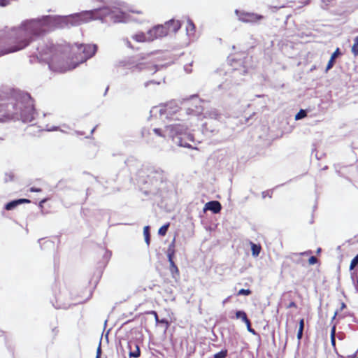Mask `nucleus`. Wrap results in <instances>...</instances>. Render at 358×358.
I'll return each mask as SVG.
<instances>
[{"label":"nucleus","mask_w":358,"mask_h":358,"mask_svg":"<svg viewBox=\"0 0 358 358\" xmlns=\"http://www.w3.org/2000/svg\"><path fill=\"white\" fill-rule=\"evenodd\" d=\"M48 27L47 18L34 19L24 22L21 26L11 31L7 41L8 47L2 51L1 55L25 48L34 37L43 34Z\"/></svg>","instance_id":"nucleus-1"},{"label":"nucleus","mask_w":358,"mask_h":358,"mask_svg":"<svg viewBox=\"0 0 358 358\" xmlns=\"http://www.w3.org/2000/svg\"><path fill=\"white\" fill-rule=\"evenodd\" d=\"M15 119L24 122H31L34 119L33 108L30 106L22 108V102L15 103L13 99L0 98V122Z\"/></svg>","instance_id":"nucleus-2"},{"label":"nucleus","mask_w":358,"mask_h":358,"mask_svg":"<svg viewBox=\"0 0 358 358\" xmlns=\"http://www.w3.org/2000/svg\"><path fill=\"white\" fill-rule=\"evenodd\" d=\"M103 9L85 10L69 17L67 21L71 25L77 26L91 20L102 19Z\"/></svg>","instance_id":"nucleus-3"},{"label":"nucleus","mask_w":358,"mask_h":358,"mask_svg":"<svg viewBox=\"0 0 358 358\" xmlns=\"http://www.w3.org/2000/svg\"><path fill=\"white\" fill-rule=\"evenodd\" d=\"M103 9L85 10L69 17L67 21L71 25L77 26L91 20L102 19Z\"/></svg>","instance_id":"nucleus-4"},{"label":"nucleus","mask_w":358,"mask_h":358,"mask_svg":"<svg viewBox=\"0 0 358 358\" xmlns=\"http://www.w3.org/2000/svg\"><path fill=\"white\" fill-rule=\"evenodd\" d=\"M235 13L238 20L245 23L257 22L264 18V16L255 13H249L236 10Z\"/></svg>","instance_id":"nucleus-5"},{"label":"nucleus","mask_w":358,"mask_h":358,"mask_svg":"<svg viewBox=\"0 0 358 358\" xmlns=\"http://www.w3.org/2000/svg\"><path fill=\"white\" fill-rule=\"evenodd\" d=\"M148 41H152L159 38H162L168 35V29L166 27L162 24H159L150 29L148 33Z\"/></svg>","instance_id":"nucleus-6"},{"label":"nucleus","mask_w":358,"mask_h":358,"mask_svg":"<svg viewBox=\"0 0 358 358\" xmlns=\"http://www.w3.org/2000/svg\"><path fill=\"white\" fill-rule=\"evenodd\" d=\"M146 176L150 182H160L166 180L165 173L160 169L148 168L146 170Z\"/></svg>","instance_id":"nucleus-7"},{"label":"nucleus","mask_w":358,"mask_h":358,"mask_svg":"<svg viewBox=\"0 0 358 358\" xmlns=\"http://www.w3.org/2000/svg\"><path fill=\"white\" fill-rule=\"evenodd\" d=\"M97 47L96 45H80L79 50L83 54V59L86 60L92 57L96 52Z\"/></svg>","instance_id":"nucleus-8"},{"label":"nucleus","mask_w":358,"mask_h":358,"mask_svg":"<svg viewBox=\"0 0 358 358\" xmlns=\"http://www.w3.org/2000/svg\"><path fill=\"white\" fill-rule=\"evenodd\" d=\"M222 209V205L218 201H211L207 202L203 208V211H212L213 213H218Z\"/></svg>","instance_id":"nucleus-9"},{"label":"nucleus","mask_w":358,"mask_h":358,"mask_svg":"<svg viewBox=\"0 0 358 358\" xmlns=\"http://www.w3.org/2000/svg\"><path fill=\"white\" fill-rule=\"evenodd\" d=\"M181 25L180 20L174 19L170 20L164 24L168 29V34L170 32L176 33L180 29Z\"/></svg>","instance_id":"nucleus-10"},{"label":"nucleus","mask_w":358,"mask_h":358,"mask_svg":"<svg viewBox=\"0 0 358 358\" xmlns=\"http://www.w3.org/2000/svg\"><path fill=\"white\" fill-rule=\"evenodd\" d=\"M29 203H31V201L29 199H20L13 200V201L8 202V203H6L5 205L4 208L6 210H13L14 208H15L17 206H18L20 204Z\"/></svg>","instance_id":"nucleus-11"},{"label":"nucleus","mask_w":358,"mask_h":358,"mask_svg":"<svg viewBox=\"0 0 358 358\" xmlns=\"http://www.w3.org/2000/svg\"><path fill=\"white\" fill-rule=\"evenodd\" d=\"M57 62H59L57 57H52L49 62V67L53 71H65V68L60 64H57Z\"/></svg>","instance_id":"nucleus-12"},{"label":"nucleus","mask_w":358,"mask_h":358,"mask_svg":"<svg viewBox=\"0 0 358 358\" xmlns=\"http://www.w3.org/2000/svg\"><path fill=\"white\" fill-rule=\"evenodd\" d=\"M186 31L189 36H194L196 33V26L193 21L189 18L187 19Z\"/></svg>","instance_id":"nucleus-13"},{"label":"nucleus","mask_w":358,"mask_h":358,"mask_svg":"<svg viewBox=\"0 0 358 358\" xmlns=\"http://www.w3.org/2000/svg\"><path fill=\"white\" fill-rule=\"evenodd\" d=\"M341 55L340 49L338 48H336V50L334 52V53L331 55L330 59L328 62V64L326 67V72H327L329 70H330L334 65L335 63V59Z\"/></svg>","instance_id":"nucleus-14"},{"label":"nucleus","mask_w":358,"mask_h":358,"mask_svg":"<svg viewBox=\"0 0 358 358\" xmlns=\"http://www.w3.org/2000/svg\"><path fill=\"white\" fill-rule=\"evenodd\" d=\"M168 260L170 264V271L173 275V278L176 275H179V270L178 266L176 265L175 262H173V256H167Z\"/></svg>","instance_id":"nucleus-15"},{"label":"nucleus","mask_w":358,"mask_h":358,"mask_svg":"<svg viewBox=\"0 0 358 358\" xmlns=\"http://www.w3.org/2000/svg\"><path fill=\"white\" fill-rule=\"evenodd\" d=\"M250 244L251 245L252 255L255 257H258L262 250L261 245L255 244L252 241H250Z\"/></svg>","instance_id":"nucleus-16"},{"label":"nucleus","mask_w":358,"mask_h":358,"mask_svg":"<svg viewBox=\"0 0 358 358\" xmlns=\"http://www.w3.org/2000/svg\"><path fill=\"white\" fill-rule=\"evenodd\" d=\"M133 39L139 43H143L148 41V36H146L143 32H139L136 34L132 36Z\"/></svg>","instance_id":"nucleus-17"},{"label":"nucleus","mask_w":358,"mask_h":358,"mask_svg":"<svg viewBox=\"0 0 358 358\" xmlns=\"http://www.w3.org/2000/svg\"><path fill=\"white\" fill-rule=\"evenodd\" d=\"M236 318L241 320L245 324L248 323V321H250L246 313L244 310H236Z\"/></svg>","instance_id":"nucleus-18"},{"label":"nucleus","mask_w":358,"mask_h":358,"mask_svg":"<svg viewBox=\"0 0 358 358\" xmlns=\"http://www.w3.org/2000/svg\"><path fill=\"white\" fill-rule=\"evenodd\" d=\"M143 234L145 236V241L148 245L150 243V225H145L143 229Z\"/></svg>","instance_id":"nucleus-19"},{"label":"nucleus","mask_w":358,"mask_h":358,"mask_svg":"<svg viewBox=\"0 0 358 358\" xmlns=\"http://www.w3.org/2000/svg\"><path fill=\"white\" fill-rule=\"evenodd\" d=\"M136 350L135 351H130L129 353V357L133 358H138L141 356V350L138 345L136 344Z\"/></svg>","instance_id":"nucleus-20"},{"label":"nucleus","mask_w":358,"mask_h":358,"mask_svg":"<svg viewBox=\"0 0 358 358\" xmlns=\"http://www.w3.org/2000/svg\"><path fill=\"white\" fill-rule=\"evenodd\" d=\"M61 298H62L61 296H59L57 298V305H54L55 308H57V309H59V308L66 309V308H69L71 306V304H70V303H58V302L59 301H61V299H62Z\"/></svg>","instance_id":"nucleus-21"},{"label":"nucleus","mask_w":358,"mask_h":358,"mask_svg":"<svg viewBox=\"0 0 358 358\" xmlns=\"http://www.w3.org/2000/svg\"><path fill=\"white\" fill-rule=\"evenodd\" d=\"M351 51L355 56H358V36L354 39V43Z\"/></svg>","instance_id":"nucleus-22"},{"label":"nucleus","mask_w":358,"mask_h":358,"mask_svg":"<svg viewBox=\"0 0 358 358\" xmlns=\"http://www.w3.org/2000/svg\"><path fill=\"white\" fill-rule=\"evenodd\" d=\"M175 238H173V241L169 245L167 250V256H174L175 255Z\"/></svg>","instance_id":"nucleus-23"},{"label":"nucleus","mask_w":358,"mask_h":358,"mask_svg":"<svg viewBox=\"0 0 358 358\" xmlns=\"http://www.w3.org/2000/svg\"><path fill=\"white\" fill-rule=\"evenodd\" d=\"M170 225H162L158 231V234L160 236H165L168 231Z\"/></svg>","instance_id":"nucleus-24"},{"label":"nucleus","mask_w":358,"mask_h":358,"mask_svg":"<svg viewBox=\"0 0 358 358\" xmlns=\"http://www.w3.org/2000/svg\"><path fill=\"white\" fill-rule=\"evenodd\" d=\"M227 355V350H222L220 352L216 353L214 355V358H226Z\"/></svg>","instance_id":"nucleus-25"},{"label":"nucleus","mask_w":358,"mask_h":358,"mask_svg":"<svg viewBox=\"0 0 358 358\" xmlns=\"http://www.w3.org/2000/svg\"><path fill=\"white\" fill-rule=\"evenodd\" d=\"M252 293V291L249 289H241L238 292V295H244V296H248Z\"/></svg>","instance_id":"nucleus-26"},{"label":"nucleus","mask_w":358,"mask_h":358,"mask_svg":"<svg viewBox=\"0 0 358 358\" xmlns=\"http://www.w3.org/2000/svg\"><path fill=\"white\" fill-rule=\"evenodd\" d=\"M306 112L304 110H300V111L296 115L295 119L296 120H300L306 116Z\"/></svg>","instance_id":"nucleus-27"},{"label":"nucleus","mask_w":358,"mask_h":358,"mask_svg":"<svg viewBox=\"0 0 358 358\" xmlns=\"http://www.w3.org/2000/svg\"><path fill=\"white\" fill-rule=\"evenodd\" d=\"M358 265V257L356 255L351 261L350 265V269L352 270L355 266Z\"/></svg>","instance_id":"nucleus-28"},{"label":"nucleus","mask_w":358,"mask_h":358,"mask_svg":"<svg viewBox=\"0 0 358 358\" xmlns=\"http://www.w3.org/2000/svg\"><path fill=\"white\" fill-rule=\"evenodd\" d=\"M246 326H247V329L249 332L252 333L253 335H256L257 334V332L256 331L252 328L251 327V322H250V320L248 321V323H245Z\"/></svg>","instance_id":"nucleus-29"},{"label":"nucleus","mask_w":358,"mask_h":358,"mask_svg":"<svg viewBox=\"0 0 358 358\" xmlns=\"http://www.w3.org/2000/svg\"><path fill=\"white\" fill-rule=\"evenodd\" d=\"M308 263H309L310 265L315 264L316 263H317V259L315 256H311V257L308 259Z\"/></svg>","instance_id":"nucleus-30"},{"label":"nucleus","mask_w":358,"mask_h":358,"mask_svg":"<svg viewBox=\"0 0 358 358\" xmlns=\"http://www.w3.org/2000/svg\"><path fill=\"white\" fill-rule=\"evenodd\" d=\"M312 254V251L311 250H307V251H305V252H300V253H295L294 254V255L295 256H304V255H310Z\"/></svg>","instance_id":"nucleus-31"},{"label":"nucleus","mask_w":358,"mask_h":358,"mask_svg":"<svg viewBox=\"0 0 358 358\" xmlns=\"http://www.w3.org/2000/svg\"><path fill=\"white\" fill-rule=\"evenodd\" d=\"M111 255L112 253L110 251L106 250L105 254L103 255V259L108 262L110 259Z\"/></svg>","instance_id":"nucleus-32"},{"label":"nucleus","mask_w":358,"mask_h":358,"mask_svg":"<svg viewBox=\"0 0 358 358\" xmlns=\"http://www.w3.org/2000/svg\"><path fill=\"white\" fill-rule=\"evenodd\" d=\"M336 324H334L332 327H331V335H330V337L331 336H336Z\"/></svg>","instance_id":"nucleus-33"},{"label":"nucleus","mask_w":358,"mask_h":358,"mask_svg":"<svg viewBox=\"0 0 358 358\" xmlns=\"http://www.w3.org/2000/svg\"><path fill=\"white\" fill-rule=\"evenodd\" d=\"M303 330H301V329L298 330L296 336H297V339L299 340V342H300V341L301 340V338L303 337Z\"/></svg>","instance_id":"nucleus-34"},{"label":"nucleus","mask_w":358,"mask_h":358,"mask_svg":"<svg viewBox=\"0 0 358 358\" xmlns=\"http://www.w3.org/2000/svg\"><path fill=\"white\" fill-rule=\"evenodd\" d=\"M304 329V319H301L299 320V329L303 330Z\"/></svg>","instance_id":"nucleus-35"},{"label":"nucleus","mask_w":358,"mask_h":358,"mask_svg":"<svg viewBox=\"0 0 358 358\" xmlns=\"http://www.w3.org/2000/svg\"><path fill=\"white\" fill-rule=\"evenodd\" d=\"M297 306H296V303L294 302V301H291L287 306V308H296Z\"/></svg>","instance_id":"nucleus-36"},{"label":"nucleus","mask_w":358,"mask_h":358,"mask_svg":"<svg viewBox=\"0 0 358 358\" xmlns=\"http://www.w3.org/2000/svg\"><path fill=\"white\" fill-rule=\"evenodd\" d=\"M9 1L8 0H0V6H6L8 4Z\"/></svg>","instance_id":"nucleus-37"},{"label":"nucleus","mask_w":358,"mask_h":358,"mask_svg":"<svg viewBox=\"0 0 358 358\" xmlns=\"http://www.w3.org/2000/svg\"><path fill=\"white\" fill-rule=\"evenodd\" d=\"M29 191L31 192H39L41 191V189L40 188H36V187H31L29 189Z\"/></svg>","instance_id":"nucleus-38"},{"label":"nucleus","mask_w":358,"mask_h":358,"mask_svg":"<svg viewBox=\"0 0 358 358\" xmlns=\"http://www.w3.org/2000/svg\"><path fill=\"white\" fill-rule=\"evenodd\" d=\"M331 343L333 347L336 346V336H331Z\"/></svg>","instance_id":"nucleus-39"},{"label":"nucleus","mask_w":358,"mask_h":358,"mask_svg":"<svg viewBox=\"0 0 358 358\" xmlns=\"http://www.w3.org/2000/svg\"><path fill=\"white\" fill-rule=\"evenodd\" d=\"M150 84H153V85H159V82H155V81H149V82L146 83L145 84V87H148V86L149 85H150Z\"/></svg>","instance_id":"nucleus-40"},{"label":"nucleus","mask_w":358,"mask_h":358,"mask_svg":"<svg viewBox=\"0 0 358 358\" xmlns=\"http://www.w3.org/2000/svg\"><path fill=\"white\" fill-rule=\"evenodd\" d=\"M130 12L132 13H136L138 15H142L143 12L142 10H130Z\"/></svg>","instance_id":"nucleus-41"},{"label":"nucleus","mask_w":358,"mask_h":358,"mask_svg":"<svg viewBox=\"0 0 358 358\" xmlns=\"http://www.w3.org/2000/svg\"><path fill=\"white\" fill-rule=\"evenodd\" d=\"M47 201V199H42L39 203V207L41 208H43V204Z\"/></svg>","instance_id":"nucleus-42"},{"label":"nucleus","mask_w":358,"mask_h":358,"mask_svg":"<svg viewBox=\"0 0 358 358\" xmlns=\"http://www.w3.org/2000/svg\"><path fill=\"white\" fill-rule=\"evenodd\" d=\"M217 227V224H215V225H208V227H206V230H210V231H212V230H214L215 229V227Z\"/></svg>","instance_id":"nucleus-43"},{"label":"nucleus","mask_w":358,"mask_h":358,"mask_svg":"<svg viewBox=\"0 0 358 358\" xmlns=\"http://www.w3.org/2000/svg\"><path fill=\"white\" fill-rule=\"evenodd\" d=\"M154 131L156 134L159 135V136H163L162 134V132H161V129H154Z\"/></svg>","instance_id":"nucleus-44"},{"label":"nucleus","mask_w":358,"mask_h":358,"mask_svg":"<svg viewBox=\"0 0 358 358\" xmlns=\"http://www.w3.org/2000/svg\"><path fill=\"white\" fill-rule=\"evenodd\" d=\"M96 354L101 355V341L99 342V345L98 348L96 350Z\"/></svg>","instance_id":"nucleus-45"},{"label":"nucleus","mask_w":358,"mask_h":358,"mask_svg":"<svg viewBox=\"0 0 358 358\" xmlns=\"http://www.w3.org/2000/svg\"><path fill=\"white\" fill-rule=\"evenodd\" d=\"M338 310H336V311L334 313V316H333V317H332V319H331V322L335 320V318H336V315H338Z\"/></svg>","instance_id":"nucleus-46"},{"label":"nucleus","mask_w":358,"mask_h":358,"mask_svg":"<svg viewBox=\"0 0 358 358\" xmlns=\"http://www.w3.org/2000/svg\"><path fill=\"white\" fill-rule=\"evenodd\" d=\"M346 307V305L344 302L341 303V310L344 309Z\"/></svg>","instance_id":"nucleus-47"},{"label":"nucleus","mask_w":358,"mask_h":358,"mask_svg":"<svg viewBox=\"0 0 358 358\" xmlns=\"http://www.w3.org/2000/svg\"><path fill=\"white\" fill-rule=\"evenodd\" d=\"M356 355H357V352L354 353L352 355L348 356V358H356Z\"/></svg>","instance_id":"nucleus-48"},{"label":"nucleus","mask_w":358,"mask_h":358,"mask_svg":"<svg viewBox=\"0 0 358 358\" xmlns=\"http://www.w3.org/2000/svg\"><path fill=\"white\" fill-rule=\"evenodd\" d=\"M155 320L157 322H159V317H158V315H157V313H155Z\"/></svg>","instance_id":"nucleus-49"},{"label":"nucleus","mask_w":358,"mask_h":358,"mask_svg":"<svg viewBox=\"0 0 358 358\" xmlns=\"http://www.w3.org/2000/svg\"><path fill=\"white\" fill-rule=\"evenodd\" d=\"M355 288H356L357 291L358 292V289H357V288H358V279L357 280V282H356V284H355Z\"/></svg>","instance_id":"nucleus-50"},{"label":"nucleus","mask_w":358,"mask_h":358,"mask_svg":"<svg viewBox=\"0 0 358 358\" xmlns=\"http://www.w3.org/2000/svg\"><path fill=\"white\" fill-rule=\"evenodd\" d=\"M183 127H182L178 132L182 133L184 131Z\"/></svg>","instance_id":"nucleus-51"},{"label":"nucleus","mask_w":358,"mask_h":358,"mask_svg":"<svg viewBox=\"0 0 358 358\" xmlns=\"http://www.w3.org/2000/svg\"><path fill=\"white\" fill-rule=\"evenodd\" d=\"M161 323H167L166 320L164 319H162L161 321H159Z\"/></svg>","instance_id":"nucleus-52"},{"label":"nucleus","mask_w":358,"mask_h":358,"mask_svg":"<svg viewBox=\"0 0 358 358\" xmlns=\"http://www.w3.org/2000/svg\"><path fill=\"white\" fill-rule=\"evenodd\" d=\"M321 250H321V248H317V254H318V253H320V252H321Z\"/></svg>","instance_id":"nucleus-53"},{"label":"nucleus","mask_w":358,"mask_h":358,"mask_svg":"<svg viewBox=\"0 0 358 358\" xmlns=\"http://www.w3.org/2000/svg\"><path fill=\"white\" fill-rule=\"evenodd\" d=\"M101 355H99V354L98 355V354H96V358H101Z\"/></svg>","instance_id":"nucleus-54"},{"label":"nucleus","mask_w":358,"mask_h":358,"mask_svg":"<svg viewBox=\"0 0 358 358\" xmlns=\"http://www.w3.org/2000/svg\"><path fill=\"white\" fill-rule=\"evenodd\" d=\"M151 313H152V314H153V315H155V313H156L155 311H153V310H152V311H151Z\"/></svg>","instance_id":"nucleus-55"},{"label":"nucleus","mask_w":358,"mask_h":358,"mask_svg":"<svg viewBox=\"0 0 358 358\" xmlns=\"http://www.w3.org/2000/svg\"><path fill=\"white\" fill-rule=\"evenodd\" d=\"M227 300H228V299H224V301H223V304H224L225 303H227Z\"/></svg>","instance_id":"nucleus-56"},{"label":"nucleus","mask_w":358,"mask_h":358,"mask_svg":"<svg viewBox=\"0 0 358 358\" xmlns=\"http://www.w3.org/2000/svg\"><path fill=\"white\" fill-rule=\"evenodd\" d=\"M52 331H53L54 332H55V334L57 332V331H56V329H52Z\"/></svg>","instance_id":"nucleus-57"},{"label":"nucleus","mask_w":358,"mask_h":358,"mask_svg":"<svg viewBox=\"0 0 358 358\" xmlns=\"http://www.w3.org/2000/svg\"><path fill=\"white\" fill-rule=\"evenodd\" d=\"M128 43V45H129V46H130L131 43H130L129 41H128V43Z\"/></svg>","instance_id":"nucleus-58"},{"label":"nucleus","mask_w":358,"mask_h":358,"mask_svg":"<svg viewBox=\"0 0 358 358\" xmlns=\"http://www.w3.org/2000/svg\"><path fill=\"white\" fill-rule=\"evenodd\" d=\"M83 301H78V303H82Z\"/></svg>","instance_id":"nucleus-59"},{"label":"nucleus","mask_w":358,"mask_h":358,"mask_svg":"<svg viewBox=\"0 0 358 358\" xmlns=\"http://www.w3.org/2000/svg\"><path fill=\"white\" fill-rule=\"evenodd\" d=\"M357 256L358 257V254L357 255Z\"/></svg>","instance_id":"nucleus-60"},{"label":"nucleus","mask_w":358,"mask_h":358,"mask_svg":"<svg viewBox=\"0 0 358 358\" xmlns=\"http://www.w3.org/2000/svg\"><path fill=\"white\" fill-rule=\"evenodd\" d=\"M356 358H358V357H356Z\"/></svg>","instance_id":"nucleus-61"}]
</instances>
